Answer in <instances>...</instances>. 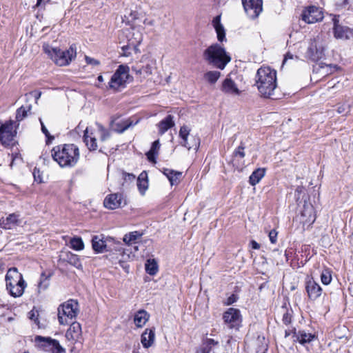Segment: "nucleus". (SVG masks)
<instances>
[{"label":"nucleus","instance_id":"f257e3e1","mask_svg":"<svg viewBox=\"0 0 353 353\" xmlns=\"http://www.w3.org/2000/svg\"><path fill=\"white\" fill-rule=\"evenodd\" d=\"M254 85L262 97L272 98L277 86L276 70L270 67H261L256 72Z\"/></svg>","mask_w":353,"mask_h":353},{"label":"nucleus","instance_id":"f03ea898","mask_svg":"<svg viewBox=\"0 0 353 353\" xmlns=\"http://www.w3.org/2000/svg\"><path fill=\"white\" fill-rule=\"evenodd\" d=\"M52 157L61 168H71L74 167L79 159V150L74 144L58 145L52 150Z\"/></svg>","mask_w":353,"mask_h":353},{"label":"nucleus","instance_id":"7ed1b4c3","mask_svg":"<svg viewBox=\"0 0 353 353\" xmlns=\"http://www.w3.org/2000/svg\"><path fill=\"white\" fill-rule=\"evenodd\" d=\"M43 50L55 64L59 66L68 65L77 57V47L72 44L66 50H61L48 43H43Z\"/></svg>","mask_w":353,"mask_h":353},{"label":"nucleus","instance_id":"20e7f679","mask_svg":"<svg viewBox=\"0 0 353 353\" xmlns=\"http://www.w3.org/2000/svg\"><path fill=\"white\" fill-rule=\"evenodd\" d=\"M204 59L214 67L223 70L231 61L230 56L225 49L218 43H214L206 48L203 52Z\"/></svg>","mask_w":353,"mask_h":353},{"label":"nucleus","instance_id":"39448f33","mask_svg":"<svg viewBox=\"0 0 353 353\" xmlns=\"http://www.w3.org/2000/svg\"><path fill=\"white\" fill-rule=\"evenodd\" d=\"M6 289L13 297L22 296L27 285L17 268H10L6 275Z\"/></svg>","mask_w":353,"mask_h":353},{"label":"nucleus","instance_id":"423d86ee","mask_svg":"<svg viewBox=\"0 0 353 353\" xmlns=\"http://www.w3.org/2000/svg\"><path fill=\"white\" fill-rule=\"evenodd\" d=\"M110 137V132L101 125H97L94 131L90 130L87 127L84 130L83 141L90 151L97 150L99 148L97 139L99 138L101 143L106 141Z\"/></svg>","mask_w":353,"mask_h":353},{"label":"nucleus","instance_id":"0eeeda50","mask_svg":"<svg viewBox=\"0 0 353 353\" xmlns=\"http://www.w3.org/2000/svg\"><path fill=\"white\" fill-rule=\"evenodd\" d=\"M79 312L78 302L70 299L58 308V319L61 325H67L74 320Z\"/></svg>","mask_w":353,"mask_h":353},{"label":"nucleus","instance_id":"6e6552de","mask_svg":"<svg viewBox=\"0 0 353 353\" xmlns=\"http://www.w3.org/2000/svg\"><path fill=\"white\" fill-rule=\"evenodd\" d=\"M324 52L325 43L322 37L317 35L310 41L305 56L307 58L316 61L324 57Z\"/></svg>","mask_w":353,"mask_h":353},{"label":"nucleus","instance_id":"1a4fd4ad","mask_svg":"<svg viewBox=\"0 0 353 353\" xmlns=\"http://www.w3.org/2000/svg\"><path fill=\"white\" fill-rule=\"evenodd\" d=\"M129 77V67L120 65L108 83L109 88L117 90L121 88L125 87Z\"/></svg>","mask_w":353,"mask_h":353},{"label":"nucleus","instance_id":"9d476101","mask_svg":"<svg viewBox=\"0 0 353 353\" xmlns=\"http://www.w3.org/2000/svg\"><path fill=\"white\" fill-rule=\"evenodd\" d=\"M190 132L189 127L186 125L181 127L179 134L181 139L180 143L188 150L192 149L196 151L200 145V139L196 136L190 135Z\"/></svg>","mask_w":353,"mask_h":353},{"label":"nucleus","instance_id":"9b49d317","mask_svg":"<svg viewBox=\"0 0 353 353\" xmlns=\"http://www.w3.org/2000/svg\"><path fill=\"white\" fill-rule=\"evenodd\" d=\"M14 122L9 121L0 126V141L5 146L13 145L17 131L14 129Z\"/></svg>","mask_w":353,"mask_h":353},{"label":"nucleus","instance_id":"f8f14e48","mask_svg":"<svg viewBox=\"0 0 353 353\" xmlns=\"http://www.w3.org/2000/svg\"><path fill=\"white\" fill-rule=\"evenodd\" d=\"M224 324L229 329L238 330L241 325L242 317L240 310L230 307L223 314Z\"/></svg>","mask_w":353,"mask_h":353},{"label":"nucleus","instance_id":"ddd939ff","mask_svg":"<svg viewBox=\"0 0 353 353\" xmlns=\"http://www.w3.org/2000/svg\"><path fill=\"white\" fill-rule=\"evenodd\" d=\"M35 341L46 352L51 353H65V350L60 345L59 342L50 337L37 336Z\"/></svg>","mask_w":353,"mask_h":353},{"label":"nucleus","instance_id":"4468645a","mask_svg":"<svg viewBox=\"0 0 353 353\" xmlns=\"http://www.w3.org/2000/svg\"><path fill=\"white\" fill-rule=\"evenodd\" d=\"M333 23L334 36L337 39L346 40L353 37V30L339 23V15L330 14Z\"/></svg>","mask_w":353,"mask_h":353},{"label":"nucleus","instance_id":"2eb2a0df","mask_svg":"<svg viewBox=\"0 0 353 353\" xmlns=\"http://www.w3.org/2000/svg\"><path fill=\"white\" fill-rule=\"evenodd\" d=\"M322 9L315 6L306 7L302 12L301 18L307 23H314L323 19Z\"/></svg>","mask_w":353,"mask_h":353},{"label":"nucleus","instance_id":"dca6fc26","mask_svg":"<svg viewBox=\"0 0 353 353\" xmlns=\"http://www.w3.org/2000/svg\"><path fill=\"white\" fill-rule=\"evenodd\" d=\"M155 61L147 57H143L139 63L132 67V71L144 78L152 74Z\"/></svg>","mask_w":353,"mask_h":353},{"label":"nucleus","instance_id":"f3484780","mask_svg":"<svg viewBox=\"0 0 353 353\" xmlns=\"http://www.w3.org/2000/svg\"><path fill=\"white\" fill-rule=\"evenodd\" d=\"M242 4L250 19L257 18L263 11V0H242Z\"/></svg>","mask_w":353,"mask_h":353},{"label":"nucleus","instance_id":"a211bd4d","mask_svg":"<svg viewBox=\"0 0 353 353\" xmlns=\"http://www.w3.org/2000/svg\"><path fill=\"white\" fill-rule=\"evenodd\" d=\"M112 241V239L106 238L103 235L94 236L92 239V246L96 252L102 253L108 250V243Z\"/></svg>","mask_w":353,"mask_h":353},{"label":"nucleus","instance_id":"6ab92c4d","mask_svg":"<svg viewBox=\"0 0 353 353\" xmlns=\"http://www.w3.org/2000/svg\"><path fill=\"white\" fill-rule=\"evenodd\" d=\"M108 258L112 264H119L125 272H129V265L125 262L126 259L129 258V255L125 254L123 250H119L116 253L110 254Z\"/></svg>","mask_w":353,"mask_h":353},{"label":"nucleus","instance_id":"aec40b11","mask_svg":"<svg viewBox=\"0 0 353 353\" xmlns=\"http://www.w3.org/2000/svg\"><path fill=\"white\" fill-rule=\"evenodd\" d=\"M21 223L19 219V214L12 213L9 214L6 218L0 219V228L4 230H10Z\"/></svg>","mask_w":353,"mask_h":353},{"label":"nucleus","instance_id":"412c9836","mask_svg":"<svg viewBox=\"0 0 353 353\" xmlns=\"http://www.w3.org/2000/svg\"><path fill=\"white\" fill-rule=\"evenodd\" d=\"M301 222L303 224H312L314 222L316 216L314 210L310 203L305 202L303 210L301 212Z\"/></svg>","mask_w":353,"mask_h":353},{"label":"nucleus","instance_id":"4be33fe9","mask_svg":"<svg viewBox=\"0 0 353 353\" xmlns=\"http://www.w3.org/2000/svg\"><path fill=\"white\" fill-rule=\"evenodd\" d=\"M305 290L309 299L313 301L319 298L322 293V288L313 279L307 281Z\"/></svg>","mask_w":353,"mask_h":353},{"label":"nucleus","instance_id":"5701e85b","mask_svg":"<svg viewBox=\"0 0 353 353\" xmlns=\"http://www.w3.org/2000/svg\"><path fill=\"white\" fill-rule=\"evenodd\" d=\"M338 69L339 67L336 65L321 63L314 68V72L318 74V77L323 78L334 73Z\"/></svg>","mask_w":353,"mask_h":353},{"label":"nucleus","instance_id":"b1692460","mask_svg":"<svg viewBox=\"0 0 353 353\" xmlns=\"http://www.w3.org/2000/svg\"><path fill=\"white\" fill-rule=\"evenodd\" d=\"M123 202L122 195L120 194H112L104 199V206L110 210H114L121 206Z\"/></svg>","mask_w":353,"mask_h":353},{"label":"nucleus","instance_id":"393cba45","mask_svg":"<svg viewBox=\"0 0 353 353\" xmlns=\"http://www.w3.org/2000/svg\"><path fill=\"white\" fill-rule=\"evenodd\" d=\"M81 326L78 322H72L66 332L65 337L68 341H77L81 337Z\"/></svg>","mask_w":353,"mask_h":353},{"label":"nucleus","instance_id":"a878e982","mask_svg":"<svg viewBox=\"0 0 353 353\" xmlns=\"http://www.w3.org/2000/svg\"><path fill=\"white\" fill-rule=\"evenodd\" d=\"M155 341V330L152 329H145L141 334V342L144 348H149L153 345Z\"/></svg>","mask_w":353,"mask_h":353},{"label":"nucleus","instance_id":"bb28decb","mask_svg":"<svg viewBox=\"0 0 353 353\" xmlns=\"http://www.w3.org/2000/svg\"><path fill=\"white\" fill-rule=\"evenodd\" d=\"M212 26L216 31L217 39L219 42L226 41L225 30L221 23V15L215 17L212 20Z\"/></svg>","mask_w":353,"mask_h":353},{"label":"nucleus","instance_id":"cd10ccee","mask_svg":"<svg viewBox=\"0 0 353 353\" xmlns=\"http://www.w3.org/2000/svg\"><path fill=\"white\" fill-rule=\"evenodd\" d=\"M294 341H298L303 345L310 343L315 339V335L311 333H307L303 330L294 332L293 334Z\"/></svg>","mask_w":353,"mask_h":353},{"label":"nucleus","instance_id":"c85d7f7f","mask_svg":"<svg viewBox=\"0 0 353 353\" xmlns=\"http://www.w3.org/2000/svg\"><path fill=\"white\" fill-rule=\"evenodd\" d=\"M129 45L133 47H137L143 41V34L139 28H133L128 35Z\"/></svg>","mask_w":353,"mask_h":353},{"label":"nucleus","instance_id":"c756f323","mask_svg":"<svg viewBox=\"0 0 353 353\" xmlns=\"http://www.w3.org/2000/svg\"><path fill=\"white\" fill-rule=\"evenodd\" d=\"M221 90L230 94H239L240 91L234 81L228 76L223 82Z\"/></svg>","mask_w":353,"mask_h":353},{"label":"nucleus","instance_id":"7c9ffc66","mask_svg":"<svg viewBox=\"0 0 353 353\" xmlns=\"http://www.w3.org/2000/svg\"><path fill=\"white\" fill-rule=\"evenodd\" d=\"M150 314L144 310H139L134 315V322L137 327H142L148 321Z\"/></svg>","mask_w":353,"mask_h":353},{"label":"nucleus","instance_id":"2f4dec72","mask_svg":"<svg viewBox=\"0 0 353 353\" xmlns=\"http://www.w3.org/2000/svg\"><path fill=\"white\" fill-rule=\"evenodd\" d=\"M137 122L133 124L132 121L130 119L122 120V121H113L112 123V128L119 133H122L130 126L135 125Z\"/></svg>","mask_w":353,"mask_h":353},{"label":"nucleus","instance_id":"473e14b6","mask_svg":"<svg viewBox=\"0 0 353 353\" xmlns=\"http://www.w3.org/2000/svg\"><path fill=\"white\" fill-rule=\"evenodd\" d=\"M174 125L173 121V117L172 115H168L163 120L159 123V134H164L168 129L171 128Z\"/></svg>","mask_w":353,"mask_h":353},{"label":"nucleus","instance_id":"72a5a7b5","mask_svg":"<svg viewBox=\"0 0 353 353\" xmlns=\"http://www.w3.org/2000/svg\"><path fill=\"white\" fill-rule=\"evenodd\" d=\"M137 187L141 194L144 195L148 188V176L145 172L140 174L137 179Z\"/></svg>","mask_w":353,"mask_h":353},{"label":"nucleus","instance_id":"f704fd0d","mask_svg":"<svg viewBox=\"0 0 353 353\" xmlns=\"http://www.w3.org/2000/svg\"><path fill=\"white\" fill-rule=\"evenodd\" d=\"M163 173L168 177L172 185L178 184L182 176V172L169 169H165Z\"/></svg>","mask_w":353,"mask_h":353},{"label":"nucleus","instance_id":"c9c22d12","mask_svg":"<svg viewBox=\"0 0 353 353\" xmlns=\"http://www.w3.org/2000/svg\"><path fill=\"white\" fill-rule=\"evenodd\" d=\"M265 169L259 168L254 171L250 176L249 182L252 185L257 184L265 175Z\"/></svg>","mask_w":353,"mask_h":353},{"label":"nucleus","instance_id":"e433bc0d","mask_svg":"<svg viewBox=\"0 0 353 353\" xmlns=\"http://www.w3.org/2000/svg\"><path fill=\"white\" fill-rule=\"evenodd\" d=\"M142 236V234L137 231L131 232L125 234L123 236V241L127 244H132L135 243L138 239Z\"/></svg>","mask_w":353,"mask_h":353},{"label":"nucleus","instance_id":"4c0bfd02","mask_svg":"<svg viewBox=\"0 0 353 353\" xmlns=\"http://www.w3.org/2000/svg\"><path fill=\"white\" fill-rule=\"evenodd\" d=\"M30 110H31L30 105H22L17 110L16 119L18 121L23 120L24 118H26L28 116V112H30Z\"/></svg>","mask_w":353,"mask_h":353},{"label":"nucleus","instance_id":"58836bf2","mask_svg":"<svg viewBox=\"0 0 353 353\" xmlns=\"http://www.w3.org/2000/svg\"><path fill=\"white\" fill-rule=\"evenodd\" d=\"M145 271L150 275H155L158 271V265L154 259H148L145 263Z\"/></svg>","mask_w":353,"mask_h":353},{"label":"nucleus","instance_id":"ea45409f","mask_svg":"<svg viewBox=\"0 0 353 353\" xmlns=\"http://www.w3.org/2000/svg\"><path fill=\"white\" fill-rule=\"evenodd\" d=\"M221 77V72L219 71H209L204 74L205 79L210 83H215Z\"/></svg>","mask_w":353,"mask_h":353},{"label":"nucleus","instance_id":"a19ab883","mask_svg":"<svg viewBox=\"0 0 353 353\" xmlns=\"http://www.w3.org/2000/svg\"><path fill=\"white\" fill-rule=\"evenodd\" d=\"M70 247L77 251L82 250L84 248V243L81 237H74L70 241Z\"/></svg>","mask_w":353,"mask_h":353},{"label":"nucleus","instance_id":"79ce46f5","mask_svg":"<svg viewBox=\"0 0 353 353\" xmlns=\"http://www.w3.org/2000/svg\"><path fill=\"white\" fill-rule=\"evenodd\" d=\"M50 276H47L45 273H42L40 281L38 283L39 291L46 290L50 285Z\"/></svg>","mask_w":353,"mask_h":353},{"label":"nucleus","instance_id":"37998d69","mask_svg":"<svg viewBox=\"0 0 353 353\" xmlns=\"http://www.w3.org/2000/svg\"><path fill=\"white\" fill-rule=\"evenodd\" d=\"M66 256H67V261L70 264H71L77 268L81 266L80 260L77 255L72 254L71 252H68L66 254Z\"/></svg>","mask_w":353,"mask_h":353},{"label":"nucleus","instance_id":"c03bdc74","mask_svg":"<svg viewBox=\"0 0 353 353\" xmlns=\"http://www.w3.org/2000/svg\"><path fill=\"white\" fill-rule=\"evenodd\" d=\"M321 281L323 284L328 285L332 281V272L329 269H325L321 274Z\"/></svg>","mask_w":353,"mask_h":353},{"label":"nucleus","instance_id":"a18cd8bd","mask_svg":"<svg viewBox=\"0 0 353 353\" xmlns=\"http://www.w3.org/2000/svg\"><path fill=\"white\" fill-rule=\"evenodd\" d=\"M351 106L345 103L341 104L337 108V112L339 114L348 113L350 112Z\"/></svg>","mask_w":353,"mask_h":353},{"label":"nucleus","instance_id":"49530a36","mask_svg":"<svg viewBox=\"0 0 353 353\" xmlns=\"http://www.w3.org/2000/svg\"><path fill=\"white\" fill-rule=\"evenodd\" d=\"M85 60L87 64L92 66H97L100 64V61L99 60L88 56H85Z\"/></svg>","mask_w":353,"mask_h":353},{"label":"nucleus","instance_id":"de8ad7c7","mask_svg":"<svg viewBox=\"0 0 353 353\" xmlns=\"http://www.w3.org/2000/svg\"><path fill=\"white\" fill-rule=\"evenodd\" d=\"M234 155L235 157H240L241 158L245 157L244 146H243L242 143L234 150Z\"/></svg>","mask_w":353,"mask_h":353},{"label":"nucleus","instance_id":"09e8293b","mask_svg":"<svg viewBox=\"0 0 353 353\" xmlns=\"http://www.w3.org/2000/svg\"><path fill=\"white\" fill-rule=\"evenodd\" d=\"M211 351L212 348L203 343L201 347L196 350V353H210Z\"/></svg>","mask_w":353,"mask_h":353},{"label":"nucleus","instance_id":"8fccbe9b","mask_svg":"<svg viewBox=\"0 0 353 353\" xmlns=\"http://www.w3.org/2000/svg\"><path fill=\"white\" fill-rule=\"evenodd\" d=\"M159 149L160 143L159 140H157L152 143V147L149 151L157 154Z\"/></svg>","mask_w":353,"mask_h":353},{"label":"nucleus","instance_id":"3c124183","mask_svg":"<svg viewBox=\"0 0 353 353\" xmlns=\"http://www.w3.org/2000/svg\"><path fill=\"white\" fill-rule=\"evenodd\" d=\"M29 318L32 320V321H34V322L39 326V322L38 321V312L37 311H33L32 310L30 312V316Z\"/></svg>","mask_w":353,"mask_h":353},{"label":"nucleus","instance_id":"603ef678","mask_svg":"<svg viewBox=\"0 0 353 353\" xmlns=\"http://www.w3.org/2000/svg\"><path fill=\"white\" fill-rule=\"evenodd\" d=\"M270 241L272 243H275L277 240V232L276 230H272L269 232Z\"/></svg>","mask_w":353,"mask_h":353},{"label":"nucleus","instance_id":"864d4df0","mask_svg":"<svg viewBox=\"0 0 353 353\" xmlns=\"http://www.w3.org/2000/svg\"><path fill=\"white\" fill-rule=\"evenodd\" d=\"M236 300H237V296L235 294H232L227 299L226 301L225 302V305H232V303L236 302Z\"/></svg>","mask_w":353,"mask_h":353},{"label":"nucleus","instance_id":"5fc2aeb1","mask_svg":"<svg viewBox=\"0 0 353 353\" xmlns=\"http://www.w3.org/2000/svg\"><path fill=\"white\" fill-rule=\"evenodd\" d=\"M39 121H40L41 125V130H42L43 133L46 135V137H48V139H50V138L54 139V137L50 136V133H49L48 130H47L46 127L45 126V125L43 124L42 120L41 119H39Z\"/></svg>","mask_w":353,"mask_h":353},{"label":"nucleus","instance_id":"6e6d98bb","mask_svg":"<svg viewBox=\"0 0 353 353\" xmlns=\"http://www.w3.org/2000/svg\"><path fill=\"white\" fill-rule=\"evenodd\" d=\"M203 343L208 346H210L211 348H212L213 346L218 344V341H214L212 339H206Z\"/></svg>","mask_w":353,"mask_h":353},{"label":"nucleus","instance_id":"4d7b16f0","mask_svg":"<svg viewBox=\"0 0 353 353\" xmlns=\"http://www.w3.org/2000/svg\"><path fill=\"white\" fill-rule=\"evenodd\" d=\"M156 155H157L156 154H154L152 152H150V151H148L146 153V156H147L148 161L150 162H152V163H156V160H155Z\"/></svg>","mask_w":353,"mask_h":353},{"label":"nucleus","instance_id":"13d9d810","mask_svg":"<svg viewBox=\"0 0 353 353\" xmlns=\"http://www.w3.org/2000/svg\"><path fill=\"white\" fill-rule=\"evenodd\" d=\"M282 321H283V323L285 324V325H288V324H289L290 323L291 317H290V314L288 312H285L283 314Z\"/></svg>","mask_w":353,"mask_h":353},{"label":"nucleus","instance_id":"bf43d9fd","mask_svg":"<svg viewBox=\"0 0 353 353\" xmlns=\"http://www.w3.org/2000/svg\"><path fill=\"white\" fill-rule=\"evenodd\" d=\"M125 181H133L135 179V176L132 174L124 173Z\"/></svg>","mask_w":353,"mask_h":353},{"label":"nucleus","instance_id":"052dcab7","mask_svg":"<svg viewBox=\"0 0 353 353\" xmlns=\"http://www.w3.org/2000/svg\"><path fill=\"white\" fill-rule=\"evenodd\" d=\"M250 245L252 249L258 250L260 248V245L255 241L252 240L250 241Z\"/></svg>","mask_w":353,"mask_h":353},{"label":"nucleus","instance_id":"680f3d73","mask_svg":"<svg viewBox=\"0 0 353 353\" xmlns=\"http://www.w3.org/2000/svg\"><path fill=\"white\" fill-rule=\"evenodd\" d=\"M294 56L290 53H287L285 56L284 60L283 61V65L285 64L288 59H293Z\"/></svg>","mask_w":353,"mask_h":353},{"label":"nucleus","instance_id":"e2e57ef3","mask_svg":"<svg viewBox=\"0 0 353 353\" xmlns=\"http://www.w3.org/2000/svg\"><path fill=\"white\" fill-rule=\"evenodd\" d=\"M37 174H39V170H37L36 168L34 170V172H33V176H34V178L35 179V181L41 183V179H37Z\"/></svg>","mask_w":353,"mask_h":353},{"label":"nucleus","instance_id":"0e129e2a","mask_svg":"<svg viewBox=\"0 0 353 353\" xmlns=\"http://www.w3.org/2000/svg\"><path fill=\"white\" fill-rule=\"evenodd\" d=\"M303 192V188L301 187H298L296 190V192L300 194Z\"/></svg>","mask_w":353,"mask_h":353},{"label":"nucleus","instance_id":"69168bd1","mask_svg":"<svg viewBox=\"0 0 353 353\" xmlns=\"http://www.w3.org/2000/svg\"><path fill=\"white\" fill-rule=\"evenodd\" d=\"M97 79H98V81H99V82H103V78L102 75H99V76L98 77Z\"/></svg>","mask_w":353,"mask_h":353},{"label":"nucleus","instance_id":"338daca9","mask_svg":"<svg viewBox=\"0 0 353 353\" xmlns=\"http://www.w3.org/2000/svg\"><path fill=\"white\" fill-rule=\"evenodd\" d=\"M42 0H37V6H40L41 4Z\"/></svg>","mask_w":353,"mask_h":353},{"label":"nucleus","instance_id":"774afa93","mask_svg":"<svg viewBox=\"0 0 353 353\" xmlns=\"http://www.w3.org/2000/svg\"><path fill=\"white\" fill-rule=\"evenodd\" d=\"M81 123H80L78 125V126H77V128H76V130H80V128H81Z\"/></svg>","mask_w":353,"mask_h":353}]
</instances>
